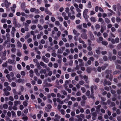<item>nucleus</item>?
Listing matches in <instances>:
<instances>
[{"mask_svg": "<svg viewBox=\"0 0 121 121\" xmlns=\"http://www.w3.org/2000/svg\"><path fill=\"white\" fill-rule=\"evenodd\" d=\"M105 21L106 22L107 24L109 23L110 22V20L107 18H105Z\"/></svg>", "mask_w": 121, "mask_h": 121, "instance_id": "nucleus-20", "label": "nucleus"}, {"mask_svg": "<svg viewBox=\"0 0 121 121\" xmlns=\"http://www.w3.org/2000/svg\"><path fill=\"white\" fill-rule=\"evenodd\" d=\"M81 90L82 91V92L84 93L86 91V90L85 88L84 87H82L81 88Z\"/></svg>", "mask_w": 121, "mask_h": 121, "instance_id": "nucleus-39", "label": "nucleus"}, {"mask_svg": "<svg viewBox=\"0 0 121 121\" xmlns=\"http://www.w3.org/2000/svg\"><path fill=\"white\" fill-rule=\"evenodd\" d=\"M26 73L24 71H22L21 72V74L22 76H25V75Z\"/></svg>", "mask_w": 121, "mask_h": 121, "instance_id": "nucleus-58", "label": "nucleus"}, {"mask_svg": "<svg viewBox=\"0 0 121 121\" xmlns=\"http://www.w3.org/2000/svg\"><path fill=\"white\" fill-rule=\"evenodd\" d=\"M115 18L114 17H112L111 18V20L113 23H114L115 22Z\"/></svg>", "mask_w": 121, "mask_h": 121, "instance_id": "nucleus-60", "label": "nucleus"}, {"mask_svg": "<svg viewBox=\"0 0 121 121\" xmlns=\"http://www.w3.org/2000/svg\"><path fill=\"white\" fill-rule=\"evenodd\" d=\"M121 72L119 70H116L113 72V75H115L117 73H120Z\"/></svg>", "mask_w": 121, "mask_h": 121, "instance_id": "nucleus-13", "label": "nucleus"}, {"mask_svg": "<svg viewBox=\"0 0 121 121\" xmlns=\"http://www.w3.org/2000/svg\"><path fill=\"white\" fill-rule=\"evenodd\" d=\"M112 78H113L112 75V74H110V76H109V79L110 80V81H112Z\"/></svg>", "mask_w": 121, "mask_h": 121, "instance_id": "nucleus-52", "label": "nucleus"}, {"mask_svg": "<svg viewBox=\"0 0 121 121\" xmlns=\"http://www.w3.org/2000/svg\"><path fill=\"white\" fill-rule=\"evenodd\" d=\"M69 8L67 7L66 8L65 11L66 13H69Z\"/></svg>", "mask_w": 121, "mask_h": 121, "instance_id": "nucleus-56", "label": "nucleus"}, {"mask_svg": "<svg viewBox=\"0 0 121 121\" xmlns=\"http://www.w3.org/2000/svg\"><path fill=\"white\" fill-rule=\"evenodd\" d=\"M65 77L66 79H68L69 77V75L68 74H66L65 75Z\"/></svg>", "mask_w": 121, "mask_h": 121, "instance_id": "nucleus-61", "label": "nucleus"}, {"mask_svg": "<svg viewBox=\"0 0 121 121\" xmlns=\"http://www.w3.org/2000/svg\"><path fill=\"white\" fill-rule=\"evenodd\" d=\"M81 37L83 39H86L87 38V34L85 33H83L81 35Z\"/></svg>", "mask_w": 121, "mask_h": 121, "instance_id": "nucleus-5", "label": "nucleus"}, {"mask_svg": "<svg viewBox=\"0 0 121 121\" xmlns=\"http://www.w3.org/2000/svg\"><path fill=\"white\" fill-rule=\"evenodd\" d=\"M98 21L99 22H101V24H102L104 23V21L103 20L102 18L100 17Z\"/></svg>", "mask_w": 121, "mask_h": 121, "instance_id": "nucleus-14", "label": "nucleus"}, {"mask_svg": "<svg viewBox=\"0 0 121 121\" xmlns=\"http://www.w3.org/2000/svg\"><path fill=\"white\" fill-rule=\"evenodd\" d=\"M17 43L18 44V47L21 48L22 47V44L20 42L18 41L17 42Z\"/></svg>", "mask_w": 121, "mask_h": 121, "instance_id": "nucleus-25", "label": "nucleus"}, {"mask_svg": "<svg viewBox=\"0 0 121 121\" xmlns=\"http://www.w3.org/2000/svg\"><path fill=\"white\" fill-rule=\"evenodd\" d=\"M73 61L72 60H70L69 62V65L70 66H72L73 65Z\"/></svg>", "mask_w": 121, "mask_h": 121, "instance_id": "nucleus-47", "label": "nucleus"}, {"mask_svg": "<svg viewBox=\"0 0 121 121\" xmlns=\"http://www.w3.org/2000/svg\"><path fill=\"white\" fill-rule=\"evenodd\" d=\"M108 81H107V80L106 79H104V86H106V85H107V84L108 82Z\"/></svg>", "mask_w": 121, "mask_h": 121, "instance_id": "nucleus-35", "label": "nucleus"}, {"mask_svg": "<svg viewBox=\"0 0 121 121\" xmlns=\"http://www.w3.org/2000/svg\"><path fill=\"white\" fill-rule=\"evenodd\" d=\"M13 24L16 27L18 26L17 23V20L16 18H14L13 19Z\"/></svg>", "mask_w": 121, "mask_h": 121, "instance_id": "nucleus-6", "label": "nucleus"}, {"mask_svg": "<svg viewBox=\"0 0 121 121\" xmlns=\"http://www.w3.org/2000/svg\"><path fill=\"white\" fill-rule=\"evenodd\" d=\"M36 27V26L35 25H34L32 26L31 27V28L33 30H34L35 29Z\"/></svg>", "mask_w": 121, "mask_h": 121, "instance_id": "nucleus-28", "label": "nucleus"}, {"mask_svg": "<svg viewBox=\"0 0 121 121\" xmlns=\"http://www.w3.org/2000/svg\"><path fill=\"white\" fill-rule=\"evenodd\" d=\"M101 54L103 55H105L107 53V52L106 51H102L101 52Z\"/></svg>", "mask_w": 121, "mask_h": 121, "instance_id": "nucleus-57", "label": "nucleus"}, {"mask_svg": "<svg viewBox=\"0 0 121 121\" xmlns=\"http://www.w3.org/2000/svg\"><path fill=\"white\" fill-rule=\"evenodd\" d=\"M31 97L32 99L33 100L35 99V96L33 94H31Z\"/></svg>", "mask_w": 121, "mask_h": 121, "instance_id": "nucleus-50", "label": "nucleus"}, {"mask_svg": "<svg viewBox=\"0 0 121 121\" xmlns=\"http://www.w3.org/2000/svg\"><path fill=\"white\" fill-rule=\"evenodd\" d=\"M3 107L4 109H7L8 108V105L6 104H4L3 105Z\"/></svg>", "mask_w": 121, "mask_h": 121, "instance_id": "nucleus-30", "label": "nucleus"}, {"mask_svg": "<svg viewBox=\"0 0 121 121\" xmlns=\"http://www.w3.org/2000/svg\"><path fill=\"white\" fill-rule=\"evenodd\" d=\"M45 11V12L46 14L50 15H51L52 14V12L49 11L47 8L46 9Z\"/></svg>", "mask_w": 121, "mask_h": 121, "instance_id": "nucleus-8", "label": "nucleus"}, {"mask_svg": "<svg viewBox=\"0 0 121 121\" xmlns=\"http://www.w3.org/2000/svg\"><path fill=\"white\" fill-rule=\"evenodd\" d=\"M100 27V25L99 24H96L95 26V28L96 29L99 28Z\"/></svg>", "mask_w": 121, "mask_h": 121, "instance_id": "nucleus-53", "label": "nucleus"}, {"mask_svg": "<svg viewBox=\"0 0 121 121\" xmlns=\"http://www.w3.org/2000/svg\"><path fill=\"white\" fill-rule=\"evenodd\" d=\"M94 86L93 85H92L91 86V93H94Z\"/></svg>", "mask_w": 121, "mask_h": 121, "instance_id": "nucleus-27", "label": "nucleus"}, {"mask_svg": "<svg viewBox=\"0 0 121 121\" xmlns=\"http://www.w3.org/2000/svg\"><path fill=\"white\" fill-rule=\"evenodd\" d=\"M78 41L80 43H82L83 44H84L85 43L83 41L81 40V38L80 37L79 38Z\"/></svg>", "mask_w": 121, "mask_h": 121, "instance_id": "nucleus-23", "label": "nucleus"}, {"mask_svg": "<svg viewBox=\"0 0 121 121\" xmlns=\"http://www.w3.org/2000/svg\"><path fill=\"white\" fill-rule=\"evenodd\" d=\"M16 83L14 82H13L12 83L11 86H12L15 87L16 86Z\"/></svg>", "mask_w": 121, "mask_h": 121, "instance_id": "nucleus-49", "label": "nucleus"}, {"mask_svg": "<svg viewBox=\"0 0 121 121\" xmlns=\"http://www.w3.org/2000/svg\"><path fill=\"white\" fill-rule=\"evenodd\" d=\"M14 105L16 106L18 104H21V102L20 101H18L17 100H15L14 102Z\"/></svg>", "mask_w": 121, "mask_h": 121, "instance_id": "nucleus-16", "label": "nucleus"}, {"mask_svg": "<svg viewBox=\"0 0 121 121\" xmlns=\"http://www.w3.org/2000/svg\"><path fill=\"white\" fill-rule=\"evenodd\" d=\"M117 93L118 95H120L121 93V88L118 90L117 91Z\"/></svg>", "mask_w": 121, "mask_h": 121, "instance_id": "nucleus-34", "label": "nucleus"}, {"mask_svg": "<svg viewBox=\"0 0 121 121\" xmlns=\"http://www.w3.org/2000/svg\"><path fill=\"white\" fill-rule=\"evenodd\" d=\"M24 79H21L20 78L18 79L17 80V82H18L19 83L22 82V84L24 83Z\"/></svg>", "mask_w": 121, "mask_h": 121, "instance_id": "nucleus-7", "label": "nucleus"}, {"mask_svg": "<svg viewBox=\"0 0 121 121\" xmlns=\"http://www.w3.org/2000/svg\"><path fill=\"white\" fill-rule=\"evenodd\" d=\"M81 105L83 106H84L85 104V102L84 101H81Z\"/></svg>", "mask_w": 121, "mask_h": 121, "instance_id": "nucleus-32", "label": "nucleus"}, {"mask_svg": "<svg viewBox=\"0 0 121 121\" xmlns=\"http://www.w3.org/2000/svg\"><path fill=\"white\" fill-rule=\"evenodd\" d=\"M91 20L92 22H95L96 21V18L95 17H92L91 18Z\"/></svg>", "mask_w": 121, "mask_h": 121, "instance_id": "nucleus-18", "label": "nucleus"}, {"mask_svg": "<svg viewBox=\"0 0 121 121\" xmlns=\"http://www.w3.org/2000/svg\"><path fill=\"white\" fill-rule=\"evenodd\" d=\"M23 104L25 107L28 104L27 103L26 101L24 102H23Z\"/></svg>", "mask_w": 121, "mask_h": 121, "instance_id": "nucleus-48", "label": "nucleus"}, {"mask_svg": "<svg viewBox=\"0 0 121 121\" xmlns=\"http://www.w3.org/2000/svg\"><path fill=\"white\" fill-rule=\"evenodd\" d=\"M77 117L78 118V121H82V119L81 118L79 115H77Z\"/></svg>", "mask_w": 121, "mask_h": 121, "instance_id": "nucleus-40", "label": "nucleus"}, {"mask_svg": "<svg viewBox=\"0 0 121 121\" xmlns=\"http://www.w3.org/2000/svg\"><path fill=\"white\" fill-rule=\"evenodd\" d=\"M106 29V26L104 24L101 26V29L100 32L101 33H103L104 31V30H105Z\"/></svg>", "mask_w": 121, "mask_h": 121, "instance_id": "nucleus-3", "label": "nucleus"}, {"mask_svg": "<svg viewBox=\"0 0 121 121\" xmlns=\"http://www.w3.org/2000/svg\"><path fill=\"white\" fill-rule=\"evenodd\" d=\"M90 38L92 40H94L95 39V37L93 34L92 33L90 34Z\"/></svg>", "mask_w": 121, "mask_h": 121, "instance_id": "nucleus-12", "label": "nucleus"}, {"mask_svg": "<svg viewBox=\"0 0 121 121\" xmlns=\"http://www.w3.org/2000/svg\"><path fill=\"white\" fill-rule=\"evenodd\" d=\"M102 44L105 46L107 45L108 44V42L106 41H103L101 42Z\"/></svg>", "mask_w": 121, "mask_h": 121, "instance_id": "nucleus-19", "label": "nucleus"}, {"mask_svg": "<svg viewBox=\"0 0 121 121\" xmlns=\"http://www.w3.org/2000/svg\"><path fill=\"white\" fill-rule=\"evenodd\" d=\"M6 56L1 55V57L3 60H5L6 59Z\"/></svg>", "mask_w": 121, "mask_h": 121, "instance_id": "nucleus-38", "label": "nucleus"}, {"mask_svg": "<svg viewBox=\"0 0 121 121\" xmlns=\"http://www.w3.org/2000/svg\"><path fill=\"white\" fill-rule=\"evenodd\" d=\"M42 60L45 63H48L49 61V59L48 58H46L44 56H42Z\"/></svg>", "mask_w": 121, "mask_h": 121, "instance_id": "nucleus-2", "label": "nucleus"}, {"mask_svg": "<svg viewBox=\"0 0 121 121\" xmlns=\"http://www.w3.org/2000/svg\"><path fill=\"white\" fill-rule=\"evenodd\" d=\"M121 19L119 17H117L116 18V21L117 22H121Z\"/></svg>", "mask_w": 121, "mask_h": 121, "instance_id": "nucleus-37", "label": "nucleus"}, {"mask_svg": "<svg viewBox=\"0 0 121 121\" xmlns=\"http://www.w3.org/2000/svg\"><path fill=\"white\" fill-rule=\"evenodd\" d=\"M38 22V20L37 19L35 20L32 21V22L33 23H37Z\"/></svg>", "mask_w": 121, "mask_h": 121, "instance_id": "nucleus-54", "label": "nucleus"}, {"mask_svg": "<svg viewBox=\"0 0 121 121\" xmlns=\"http://www.w3.org/2000/svg\"><path fill=\"white\" fill-rule=\"evenodd\" d=\"M26 86H28L29 88H30L31 87V85L29 83H27L26 84Z\"/></svg>", "mask_w": 121, "mask_h": 121, "instance_id": "nucleus-44", "label": "nucleus"}, {"mask_svg": "<svg viewBox=\"0 0 121 121\" xmlns=\"http://www.w3.org/2000/svg\"><path fill=\"white\" fill-rule=\"evenodd\" d=\"M112 60H116V58H117V57H116V56H113L112 57Z\"/></svg>", "mask_w": 121, "mask_h": 121, "instance_id": "nucleus-64", "label": "nucleus"}, {"mask_svg": "<svg viewBox=\"0 0 121 121\" xmlns=\"http://www.w3.org/2000/svg\"><path fill=\"white\" fill-rule=\"evenodd\" d=\"M58 52L59 53L61 54L63 53V51L61 50V48H59L58 50Z\"/></svg>", "mask_w": 121, "mask_h": 121, "instance_id": "nucleus-43", "label": "nucleus"}, {"mask_svg": "<svg viewBox=\"0 0 121 121\" xmlns=\"http://www.w3.org/2000/svg\"><path fill=\"white\" fill-rule=\"evenodd\" d=\"M40 73H43L44 74H45L46 73V70L45 69H42L40 71Z\"/></svg>", "mask_w": 121, "mask_h": 121, "instance_id": "nucleus-17", "label": "nucleus"}, {"mask_svg": "<svg viewBox=\"0 0 121 121\" xmlns=\"http://www.w3.org/2000/svg\"><path fill=\"white\" fill-rule=\"evenodd\" d=\"M93 93H91V94L88 97V98H91L94 99H95V97L94 96Z\"/></svg>", "mask_w": 121, "mask_h": 121, "instance_id": "nucleus-9", "label": "nucleus"}, {"mask_svg": "<svg viewBox=\"0 0 121 121\" xmlns=\"http://www.w3.org/2000/svg\"><path fill=\"white\" fill-rule=\"evenodd\" d=\"M113 10L115 11H116V5H113Z\"/></svg>", "mask_w": 121, "mask_h": 121, "instance_id": "nucleus-41", "label": "nucleus"}, {"mask_svg": "<svg viewBox=\"0 0 121 121\" xmlns=\"http://www.w3.org/2000/svg\"><path fill=\"white\" fill-rule=\"evenodd\" d=\"M83 15L84 18L86 19H87L89 17V16L87 14L83 13Z\"/></svg>", "mask_w": 121, "mask_h": 121, "instance_id": "nucleus-15", "label": "nucleus"}, {"mask_svg": "<svg viewBox=\"0 0 121 121\" xmlns=\"http://www.w3.org/2000/svg\"><path fill=\"white\" fill-rule=\"evenodd\" d=\"M116 68L118 69H120L121 70V66L120 65H118L117 66Z\"/></svg>", "mask_w": 121, "mask_h": 121, "instance_id": "nucleus-63", "label": "nucleus"}, {"mask_svg": "<svg viewBox=\"0 0 121 121\" xmlns=\"http://www.w3.org/2000/svg\"><path fill=\"white\" fill-rule=\"evenodd\" d=\"M11 112L12 113V117H15L16 114L15 112L13 111H11Z\"/></svg>", "mask_w": 121, "mask_h": 121, "instance_id": "nucleus-24", "label": "nucleus"}, {"mask_svg": "<svg viewBox=\"0 0 121 121\" xmlns=\"http://www.w3.org/2000/svg\"><path fill=\"white\" fill-rule=\"evenodd\" d=\"M93 70L91 66L88 67H87L86 71L87 72L89 73H90L91 71Z\"/></svg>", "mask_w": 121, "mask_h": 121, "instance_id": "nucleus-4", "label": "nucleus"}, {"mask_svg": "<svg viewBox=\"0 0 121 121\" xmlns=\"http://www.w3.org/2000/svg\"><path fill=\"white\" fill-rule=\"evenodd\" d=\"M103 59L104 61H106L108 60V57L106 56H103Z\"/></svg>", "mask_w": 121, "mask_h": 121, "instance_id": "nucleus-22", "label": "nucleus"}, {"mask_svg": "<svg viewBox=\"0 0 121 121\" xmlns=\"http://www.w3.org/2000/svg\"><path fill=\"white\" fill-rule=\"evenodd\" d=\"M87 49L89 51H91L92 50V48L90 45L87 47Z\"/></svg>", "mask_w": 121, "mask_h": 121, "instance_id": "nucleus-46", "label": "nucleus"}, {"mask_svg": "<svg viewBox=\"0 0 121 121\" xmlns=\"http://www.w3.org/2000/svg\"><path fill=\"white\" fill-rule=\"evenodd\" d=\"M45 110L47 112H50L51 111V110L49 109L47 107H45Z\"/></svg>", "mask_w": 121, "mask_h": 121, "instance_id": "nucleus-31", "label": "nucleus"}, {"mask_svg": "<svg viewBox=\"0 0 121 121\" xmlns=\"http://www.w3.org/2000/svg\"><path fill=\"white\" fill-rule=\"evenodd\" d=\"M73 34L76 35V36L78 37L80 35V33L77 32V31L75 29H74L73 30Z\"/></svg>", "mask_w": 121, "mask_h": 121, "instance_id": "nucleus-10", "label": "nucleus"}, {"mask_svg": "<svg viewBox=\"0 0 121 121\" xmlns=\"http://www.w3.org/2000/svg\"><path fill=\"white\" fill-rule=\"evenodd\" d=\"M21 112L20 111H18L17 112V114L18 116H20L21 114Z\"/></svg>", "mask_w": 121, "mask_h": 121, "instance_id": "nucleus-36", "label": "nucleus"}, {"mask_svg": "<svg viewBox=\"0 0 121 121\" xmlns=\"http://www.w3.org/2000/svg\"><path fill=\"white\" fill-rule=\"evenodd\" d=\"M17 67L18 69L20 70L21 69V66L20 64H18L17 65Z\"/></svg>", "mask_w": 121, "mask_h": 121, "instance_id": "nucleus-59", "label": "nucleus"}, {"mask_svg": "<svg viewBox=\"0 0 121 121\" xmlns=\"http://www.w3.org/2000/svg\"><path fill=\"white\" fill-rule=\"evenodd\" d=\"M90 91L89 90H87L86 93V95L88 97L90 95Z\"/></svg>", "mask_w": 121, "mask_h": 121, "instance_id": "nucleus-26", "label": "nucleus"}, {"mask_svg": "<svg viewBox=\"0 0 121 121\" xmlns=\"http://www.w3.org/2000/svg\"><path fill=\"white\" fill-rule=\"evenodd\" d=\"M79 83L80 84L82 85L84 84L85 82H84L83 81L81 80L79 82Z\"/></svg>", "mask_w": 121, "mask_h": 121, "instance_id": "nucleus-45", "label": "nucleus"}, {"mask_svg": "<svg viewBox=\"0 0 121 121\" xmlns=\"http://www.w3.org/2000/svg\"><path fill=\"white\" fill-rule=\"evenodd\" d=\"M8 69L9 71H11L12 70V66L11 65H10L8 67Z\"/></svg>", "mask_w": 121, "mask_h": 121, "instance_id": "nucleus-51", "label": "nucleus"}, {"mask_svg": "<svg viewBox=\"0 0 121 121\" xmlns=\"http://www.w3.org/2000/svg\"><path fill=\"white\" fill-rule=\"evenodd\" d=\"M115 40V43H118L119 42V38L118 37L116 38Z\"/></svg>", "mask_w": 121, "mask_h": 121, "instance_id": "nucleus-29", "label": "nucleus"}, {"mask_svg": "<svg viewBox=\"0 0 121 121\" xmlns=\"http://www.w3.org/2000/svg\"><path fill=\"white\" fill-rule=\"evenodd\" d=\"M4 4L6 7L7 8H8L10 5L11 4L10 3H9L7 0H6L4 1Z\"/></svg>", "mask_w": 121, "mask_h": 121, "instance_id": "nucleus-1", "label": "nucleus"}, {"mask_svg": "<svg viewBox=\"0 0 121 121\" xmlns=\"http://www.w3.org/2000/svg\"><path fill=\"white\" fill-rule=\"evenodd\" d=\"M25 4L24 3H22L21 4V7L22 9L24 10L25 8Z\"/></svg>", "mask_w": 121, "mask_h": 121, "instance_id": "nucleus-11", "label": "nucleus"}, {"mask_svg": "<svg viewBox=\"0 0 121 121\" xmlns=\"http://www.w3.org/2000/svg\"><path fill=\"white\" fill-rule=\"evenodd\" d=\"M82 99L84 100H86L87 99V97L85 95H83L82 97Z\"/></svg>", "mask_w": 121, "mask_h": 121, "instance_id": "nucleus-55", "label": "nucleus"}, {"mask_svg": "<svg viewBox=\"0 0 121 121\" xmlns=\"http://www.w3.org/2000/svg\"><path fill=\"white\" fill-rule=\"evenodd\" d=\"M95 82L96 83L99 82L100 81V79L98 78H96L95 80Z\"/></svg>", "mask_w": 121, "mask_h": 121, "instance_id": "nucleus-33", "label": "nucleus"}, {"mask_svg": "<svg viewBox=\"0 0 121 121\" xmlns=\"http://www.w3.org/2000/svg\"><path fill=\"white\" fill-rule=\"evenodd\" d=\"M112 72V70L107 69L106 70V73L107 74H110Z\"/></svg>", "mask_w": 121, "mask_h": 121, "instance_id": "nucleus-21", "label": "nucleus"}, {"mask_svg": "<svg viewBox=\"0 0 121 121\" xmlns=\"http://www.w3.org/2000/svg\"><path fill=\"white\" fill-rule=\"evenodd\" d=\"M36 10V9L34 8H32L30 9V11L31 12H33L35 11Z\"/></svg>", "mask_w": 121, "mask_h": 121, "instance_id": "nucleus-42", "label": "nucleus"}, {"mask_svg": "<svg viewBox=\"0 0 121 121\" xmlns=\"http://www.w3.org/2000/svg\"><path fill=\"white\" fill-rule=\"evenodd\" d=\"M99 10V7L98 6H96L95 8V11L96 12H97Z\"/></svg>", "mask_w": 121, "mask_h": 121, "instance_id": "nucleus-62", "label": "nucleus"}]
</instances>
